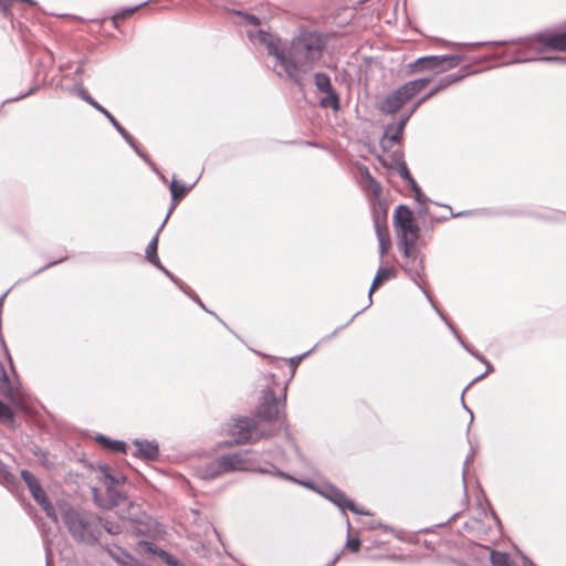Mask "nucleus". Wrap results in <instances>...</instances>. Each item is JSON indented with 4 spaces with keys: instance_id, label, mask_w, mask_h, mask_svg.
I'll use <instances>...</instances> for the list:
<instances>
[{
    "instance_id": "nucleus-1",
    "label": "nucleus",
    "mask_w": 566,
    "mask_h": 566,
    "mask_svg": "<svg viewBox=\"0 0 566 566\" xmlns=\"http://www.w3.org/2000/svg\"><path fill=\"white\" fill-rule=\"evenodd\" d=\"M248 35L265 45L268 54L275 59V74L294 83L301 91L306 87L305 75L321 61L328 43L327 34L306 28H301L289 43H282L264 30L249 31Z\"/></svg>"
},
{
    "instance_id": "nucleus-2",
    "label": "nucleus",
    "mask_w": 566,
    "mask_h": 566,
    "mask_svg": "<svg viewBox=\"0 0 566 566\" xmlns=\"http://www.w3.org/2000/svg\"><path fill=\"white\" fill-rule=\"evenodd\" d=\"M61 517L75 543L88 547L96 545L103 547V517L97 513L81 507L67 506L62 510Z\"/></svg>"
},
{
    "instance_id": "nucleus-3",
    "label": "nucleus",
    "mask_w": 566,
    "mask_h": 566,
    "mask_svg": "<svg viewBox=\"0 0 566 566\" xmlns=\"http://www.w3.org/2000/svg\"><path fill=\"white\" fill-rule=\"evenodd\" d=\"M394 227L396 228L398 240L397 247L403 256H409L412 252V245H416L420 228L417 224L412 210L406 205H399L394 213Z\"/></svg>"
},
{
    "instance_id": "nucleus-4",
    "label": "nucleus",
    "mask_w": 566,
    "mask_h": 566,
    "mask_svg": "<svg viewBox=\"0 0 566 566\" xmlns=\"http://www.w3.org/2000/svg\"><path fill=\"white\" fill-rule=\"evenodd\" d=\"M263 453L264 452H259L252 449L230 453V455H238V463L237 461L233 462L234 471H252L260 472L263 474H270L273 476H277L280 479H292V475L277 469L272 462H262L261 457Z\"/></svg>"
},
{
    "instance_id": "nucleus-5",
    "label": "nucleus",
    "mask_w": 566,
    "mask_h": 566,
    "mask_svg": "<svg viewBox=\"0 0 566 566\" xmlns=\"http://www.w3.org/2000/svg\"><path fill=\"white\" fill-rule=\"evenodd\" d=\"M228 432L234 437L237 444L254 443L269 434L258 430V421L248 416L232 417Z\"/></svg>"
},
{
    "instance_id": "nucleus-6",
    "label": "nucleus",
    "mask_w": 566,
    "mask_h": 566,
    "mask_svg": "<svg viewBox=\"0 0 566 566\" xmlns=\"http://www.w3.org/2000/svg\"><path fill=\"white\" fill-rule=\"evenodd\" d=\"M286 389L287 385L283 387L279 396L274 394L270 386L262 389L256 408V415L261 420L273 421L280 418V415L285 409Z\"/></svg>"
},
{
    "instance_id": "nucleus-7",
    "label": "nucleus",
    "mask_w": 566,
    "mask_h": 566,
    "mask_svg": "<svg viewBox=\"0 0 566 566\" xmlns=\"http://www.w3.org/2000/svg\"><path fill=\"white\" fill-rule=\"evenodd\" d=\"M546 52L545 44L537 39V33L528 39L517 42V48L507 50L504 55L507 57L505 64L526 63L539 61Z\"/></svg>"
},
{
    "instance_id": "nucleus-8",
    "label": "nucleus",
    "mask_w": 566,
    "mask_h": 566,
    "mask_svg": "<svg viewBox=\"0 0 566 566\" xmlns=\"http://www.w3.org/2000/svg\"><path fill=\"white\" fill-rule=\"evenodd\" d=\"M97 480L104 485L105 488V495L106 499L112 503V509L115 506L120 505L125 500V493L123 491L122 484L125 481L124 476H118L112 474L111 467L107 464H98L97 465Z\"/></svg>"
},
{
    "instance_id": "nucleus-9",
    "label": "nucleus",
    "mask_w": 566,
    "mask_h": 566,
    "mask_svg": "<svg viewBox=\"0 0 566 566\" xmlns=\"http://www.w3.org/2000/svg\"><path fill=\"white\" fill-rule=\"evenodd\" d=\"M406 262L401 264V269L405 273L410 277V280L424 293L428 301L431 303L437 313L443 314L433 303L432 297L424 289L422 282L426 276L424 273V261L421 255L419 249L416 245H412V252L409 256H405Z\"/></svg>"
},
{
    "instance_id": "nucleus-10",
    "label": "nucleus",
    "mask_w": 566,
    "mask_h": 566,
    "mask_svg": "<svg viewBox=\"0 0 566 566\" xmlns=\"http://www.w3.org/2000/svg\"><path fill=\"white\" fill-rule=\"evenodd\" d=\"M319 495L336 505L346 516L345 511L349 510L355 514L369 515L368 511L359 509L353 500L348 499L346 494L337 486L329 482H323L319 490Z\"/></svg>"
},
{
    "instance_id": "nucleus-11",
    "label": "nucleus",
    "mask_w": 566,
    "mask_h": 566,
    "mask_svg": "<svg viewBox=\"0 0 566 566\" xmlns=\"http://www.w3.org/2000/svg\"><path fill=\"white\" fill-rule=\"evenodd\" d=\"M410 119V115H403L396 123H389L384 128V134L379 140L382 153L388 151L392 144H399L402 140L405 127Z\"/></svg>"
},
{
    "instance_id": "nucleus-12",
    "label": "nucleus",
    "mask_w": 566,
    "mask_h": 566,
    "mask_svg": "<svg viewBox=\"0 0 566 566\" xmlns=\"http://www.w3.org/2000/svg\"><path fill=\"white\" fill-rule=\"evenodd\" d=\"M238 462V455L223 454L207 463L201 471L202 479H214L223 473L234 471L233 462Z\"/></svg>"
},
{
    "instance_id": "nucleus-13",
    "label": "nucleus",
    "mask_w": 566,
    "mask_h": 566,
    "mask_svg": "<svg viewBox=\"0 0 566 566\" xmlns=\"http://www.w3.org/2000/svg\"><path fill=\"white\" fill-rule=\"evenodd\" d=\"M440 317L441 319L446 323V325L448 326V328L451 331V333L453 334V336L455 337V339L459 342V344L467 350L469 352L473 357H475L478 360H480L481 363H483L485 366H486V370L485 373H483L482 375L475 377L468 386L465 389H468L473 382H476V381H480L481 379H483L489 373H492L494 370L493 366L491 365V363L482 355H480L478 352L473 350L472 348H470L465 342L462 339V337L459 335V333L457 332V329L454 328V326L451 324V322L444 316V314H440Z\"/></svg>"
},
{
    "instance_id": "nucleus-14",
    "label": "nucleus",
    "mask_w": 566,
    "mask_h": 566,
    "mask_svg": "<svg viewBox=\"0 0 566 566\" xmlns=\"http://www.w3.org/2000/svg\"><path fill=\"white\" fill-rule=\"evenodd\" d=\"M75 91L83 101L103 114L105 119H108V122L119 133L120 136H125V128L120 125V123L105 107L96 102L83 86L76 87Z\"/></svg>"
},
{
    "instance_id": "nucleus-15",
    "label": "nucleus",
    "mask_w": 566,
    "mask_h": 566,
    "mask_svg": "<svg viewBox=\"0 0 566 566\" xmlns=\"http://www.w3.org/2000/svg\"><path fill=\"white\" fill-rule=\"evenodd\" d=\"M103 549L119 565V566H145L142 562L135 558L127 551L123 549L116 544L105 543Z\"/></svg>"
},
{
    "instance_id": "nucleus-16",
    "label": "nucleus",
    "mask_w": 566,
    "mask_h": 566,
    "mask_svg": "<svg viewBox=\"0 0 566 566\" xmlns=\"http://www.w3.org/2000/svg\"><path fill=\"white\" fill-rule=\"evenodd\" d=\"M133 444L136 447V451L133 452L135 458L145 461H155L159 457V444L155 440H140L135 439Z\"/></svg>"
},
{
    "instance_id": "nucleus-17",
    "label": "nucleus",
    "mask_w": 566,
    "mask_h": 566,
    "mask_svg": "<svg viewBox=\"0 0 566 566\" xmlns=\"http://www.w3.org/2000/svg\"><path fill=\"white\" fill-rule=\"evenodd\" d=\"M408 102L407 98H405V94L398 87L396 91H394L391 94H388L384 102H381L379 106V111L384 114H396L406 103Z\"/></svg>"
},
{
    "instance_id": "nucleus-18",
    "label": "nucleus",
    "mask_w": 566,
    "mask_h": 566,
    "mask_svg": "<svg viewBox=\"0 0 566 566\" xmlns=\"http://www.w3.org/2000/svg\"><path fill=\"white\" fill-rule=\"evenodd\" d=\"M410 67L415 72L433 71L434 73H441L446 71V65H442L440 55L421 56L410 64Z\"/></svg>"
},
{
    "instance_id": "nucleus-19",
    "label": "nucleus",
    "mask_w": 566,
    "mask_h": 566,
    "mask_svg": "<svg viewBox=\"0 0 566 566\" xmlns=\"http://www.w3.org/2000/svg\"><path fill=\"white\" fill-rule=\"evenodd\" d=\"M0 388L10 402L15 406L22 405V397L20 392L13 388L2 361H0Z\"/></svg>"
},
{
    "instance_id": "nucleus-20",
    "label": "nucleus",
    "mask_w": 566,
    "mask_h": 566,
    "mask_svg": "<svg viewBox=\"0 0 566 566\" xmlns=\"http://www.w3.org/2000/svg\"><path fill=\"white\" fill-rule=\"evenodd\" d=\"M464 76H465V74H463L461 72L442 76L438 81V83L426 95H423L420 99H418V104H423L424 102H427L428 99L433 97L436 94H438L440 91L463 80Z\"/></svg>"
},
{
    "instance_id": "nucleus-21",
    "label": "nucleus",
    "mask_w": 566,
    "mask_h": 566,
    "mask_svg": "<svg viewBox=\"0 0 566 566\" xmlns=\"http://www.w3.org/2000/svg\"><path fill=\"white\" fill-rule=\"evenodd\" d=\"M537 39L545 44L547 50L566 52V31L559 33L538 32Z\"/></svg>"
},
{
    "instance_id": "nucleus-22",
    "label": "nucleus",
    "mask_w": 566,
    "mask_h": 566,
    "mask_svg": "<svg viewBox=\"0 0 566 566\" xmlns=\"http://www.w3.org/2000/svg\"><path fill=\"white\" fill-rule=\"evenodd\" d=\"M175 209V205H171L169 210H168V213L165 218V220L163 221V223L160 224V227L158 228L156 234L154 235V238L149 241L147 248H146V251H145V258L146 260L150 263V264H156L158 263L159 258H158V254H157V249H158V238H159V233L160 231L164 229L167 220L169 219L171 212L174 211Z\"/></svg>"
},
{
    "instance_id": "nucleus-23",
    "label": "nucleus",
    "mask_w": 566,
    "mask_h": 566,
    "mask_svg": "<svg viewBox=\"0 0 566 566\" xmlns=\"http://www.w3.org/2000/svg\"><path fill=\"white\" fill-rule=\"evenodd\" d=\"M397 275V272L394 268H384V266H379L377 272H376V275L371 282V285H370V289H369V292H368V305L367 307H369L371 304H373V298H371V295L373 293L385 282V281H388L390 279H394L396 277Z\"/></svg>"
},
{
    "instance_id": "nucleus-24",
    "label": "nucleus",
    "mask_w": 566,
    "mask_h": 566,
    "mask_svg": "<svg viewBox=\"0 0 566 566\" xmlns=\"http://www.w3.org/2000/svg\"><path fill=\"white\" fill-rule=\"evenodd\" d=\"M20 475H21V479L23 480V482L27 484V486L35 502L40 497H42L43 495L46 494L45 491L43 490V488L41 486L38 478L32 472L23 469V470H21Z\"/></svg>"
},
{
    "instance_id": "nucleus-25",
    "label": "nucleus",
    "mask_w": 566,
    "mask_h": 566,
    "mask_svg": "<svg viewBox=\"0 0 566 566\" xmlns=\"http://www.w3.org/2000/svg\"><path fill=\"white\" fill-rule=\"evenodd\" d=\"M430 77H421L413 81H409L399 87L405 94V98L410 101L413 96L421 92L430 83Z\"/></svg>"
},
{
    "instance_id": "nucleus-26",
    "label": "nucleus",
    "mask_w": 566,
    "mask_h": 566,
    "mask_svg": "<svg viewBox=\"0 0 566 566\" xmlns=\"http://www.w3.org/2000/svg\"><path fill=\"white\" fill-rule=\"evenodd\" d=\"M195 185H196V182L187 186L180 181H177L176 179H172V181L169 185L171 199L174 201L172 205L176 206L178 201L184 199L186 197V195L193 188Z\"/></svg>"
},
{
    "instance_id": "nucleus-27",
    "label": "nucleus",
    "mask_w": 566,
    "mask_h": 566,
    "mask_svg": "<svg viewBox=\"0 0 566 566\" xmlns=\"http://www.w3.org/2000/svg\"><path fill=\"white\" fill-rule=\"evenodd\" d=\"M95 440L103 446L104 448L117 452V453H126L127 452V444L124 441L120 440H112L108 437L98 433L95 437Z\"/></svg>"
},
{
    "instance_id": "nucleus-28",
    "label": "nucleus",
    "mask_w": 566,
    "mask_h": 566,
    "mask_svg": "<svg viewBox=\"0 0 566 566\" xmlns=\"http://www.w3.org/2000/svg\"><path fill=\"white\" fill-rule=\"evenodd\" d=\"M325 96L322 97L319 101V105L323 108H332L333 111L337 112L340 108V101L337 92L332 88L324 93Z\"/></svg>"
},
{
    "instance_id": "nucleus-29",
    "label": "nucleus",
    "mask_w": 566,
    "mask_h": 566,
    "mask_svg": "<svg viewBox=\"0 0 566 566\" xmlns=\"http://www.w3.org/2000/svg\"><path fill=\"white\" fill-rule=\"evenodd\" d=\"M94 504L102 510H112V503L106 499L105 492L96 486L91 488Z\"/></svg>"
},
{
    "instance_id": "nucleus-30",
    "label": "nucleus",
    "mask_w": 566,
    "mask_h": 566,
    "mask_svg": "<svg viewBox=\"0 0 566 566\" xmlns=\"http://www.w3.org/2000/svg\"><path fill=\"white\" fill-rule=\"evenodd\" d=\"M313 78L317 91L321 93H325L334 88L329 75L324 72H316Z\"/></svg>"
},
{
    "instance_id": "nucleus-31",
    "label": "nucleus",
    "mask_w": 566,
    "mask_h": 566,
    "mask_svg": "<svg viewBox=\"0 0 566 566\" xmlns=\"http://www.w3.org/2000/svg\"><path fill=\"white\" fill-rule=\"evenodd\" d=\"M125 530V523L111 521L108 518H103V533H107L112 536L120 535Z\"/></svg>"
},
{
    "instance_id": "nucleus-32",
    "label": "nucleus",
    "mask_w": 566,
    "mask_h": 566,
    "mask_svg": "<svg viewBox=\"0 0 566 566\" xmlns=\"http://www.w3.org/2000/svg\"><path fill=\"white\" fill-rule=\"evenodd\" d=\"M36 503L42 507V510L45 512L46 516L54 523H57L59 521V516H57V513H56V510L55 507L53 506V504L51 503V501L49 500L48 495H43L42 497H40Z\"/></svg>"
},
{
    "instance_id": "nucleus-33",
    "label": "nucleus",
    "mask_w": 566,
    "mask_h": 566,
    "mask_svg": "<svg viewBox=\"0 0 566 566\" xmlns=\"http://www.w3.org/2000/svg\"><path fill=\"white\" fill-rule=\"evenodd\" d=\"M148 545V549L153 552L155 555L159 556L167 565L169 566H179L180 562L172 556L170 553L163 548L153 547V544L146 543Z\"/></svg>"
},
{
    "instance_id": "nucleus-34",
    "label": "nucleus",
    "mask_w": 566,
    "mask_h": 566,
    "mask_svg": "<svg viewBox=\"0 0 566 566\" xmlns=\"http://www.w3.org/2000/svg\"><path fill=\"white\" fill-rule=\"evenodd\" d=\"M125 136H122L125 142L135 150V153L143 158L153 169H155L154 163L149 159V157L143 153L139 148L138 143L135 140V138L125 129Z\"/></svg>"
},
{
    "instance_id": "nucleus-35",
    "label": "nucleus",
    "mask_w": 566,
    "mask_h": 566,
    "mask_svg": "<svg viewBox=\"0 0 566 566\" xmlns=\"http://www.w3.org/2000/svg\"><path fill=\"white\" fill-rule=\"evenodd\" d=\"M374 226L377 238H379V235H388L386 226V211L382 212V217L377 211H374Z\"/></svg>"
},
{
    "instance_id": "nucleus-36",
    "label": "nucleus",
    "mask_w": 566,
    "mask_h": 566,
    "mask_svg": "<svg viewBox=\"0 0 566 566\" xmlns=\"http://www.w3.org/2000/svg\"><path fill=\"white\" fill-rule=\"evenodd\" d=\"M491 563L494 566H515L511 559L510 556L506 553L493 551L491 553Z\"/></svg>"
},
{
    "instance_id": "nucleus-37",
    "label": "nucleus",
    "mask_w": 566,
    "mask_h": 566,
    "mask_svg": "<svg viewBox=\"0 0 566 566\" xmlns=\"http://www.w3.org/2000/svg\"><path fill=\"white\" fill-rule=\"evenodd\" d=\"M442 65H446V71L457 67L462 61L463 56L458 54L440 55Z\"/></svg>"
},
{
    "instance_id": "nucleus-38",
    "label": "nucleus",
    "mask_w": 566,
    "mask_h": 566,
    "mask_svg": "<svg viewBox=\"0 0 566 566\" xmlns=\"http://www.w3.org/2000/svg\"><path fill=\"white\" fill-rule=\"evenodd\" d=\"M286 481H292L294 483H297L300 485H303L304 488L308 489V490H312L314 492H316L317 494H319V490L322 488V483H316L314 481H311V480H298L294 476H292V479H285Z\"/></svg>"
},
{
    "instance_id": "nucleus-39",
    "label": "nucleus",
    "mask_w": 566,
    "mask_h": 566,
    "mask_svg": "<svg viewBox=\"0 0 566 566\" xmlns=\"http://www.w3.org/2000/svg\"><path fill=\"white\" fill-rule=\"evenodd\" d=\"M0 421L1 422H13L14 421V412L11 408L0 400Z\"/></svg>"
},
{
    "instance_id": "nucleus-40",
    "label": "nucleus",
    "mask_w": 566,
    "mask_h": 566,
    "mask_svg": "<svg viewBox=\"0 0 566 566\" xmlns=\"http://www.w3.org/2000/svg\"><path fill=\"white\" fill-rule=\"evenodd\" d=\"M154 266H156L159 271H161L170 281H172L180 290H182L184 292H186V287L184 286V283L178 279L169 270H167L160 261H158V263L156 264H153Z\"/></svg>"
},
{
    "instance_id": "nucleus-41",
    "label": "nucleus",
    "mask_w": 566,
    "mask_h": 566,
    "mask_svg": "<svg viewBox=\"0 0 566 566\" xmlns=\"http://www.w3.org/2000/svg\"><path fill=\"white\" fill-rule=\"evenodd\" d=\"M475 454V448L471 447L470 453L465 457L464 463H463V470H462V483H463V491L467 493L468 486L465 481V473L470 465V463L473 461Z\"/></svg>"
},
{
    "instance_id": "nucleus-42",
    "label": "nucleus",
    "mask_w": 566,
    "mask_h": 566,
    "mask_svg": "<svg viewBox=\"0 0 566 566\" xmlns=\"http://www.w3.org/2000/svg\"><path fill=\"white\" fill-rule=\"evenodd\" d=\"M378 243H379V255L382 260L385 254L388 252V249L390 248V238L389 235H379Z\"/></svg>"
},
{
    "instance_id": "nucleus-43",
    "label": "nucleus",
    "mask_w": 566,
    "mask_h": 566,
    "mask_svg": "<svg viewBox=\"0 0 566 566\" xmlns=\"http://www.w3.org/2000/svg\"><path fill=\"white\" fill-rule=\"evenodd\" d=\"M394 168L398 171L399 176L405 181L409 180V178L411 177V174L407 167L406 161H400V164L398 166H395Z\"/></svg>"
},
{
    "instance_id": "nucleus-44",
    "label": "nucleus",
    "mask_w": 566,
    "mask_h": 566,
    "mask_svg": "<svg viewBox=\"0 0 566 566\" xmlns=\"http://www.w3.org/2000/svg\"><path fill=\"white\" fill-rule=\"evenodd\" d=\"M312 350L307 352V353H304L302 355H298V356H295V357H292L289 359L290 364H291V375H290V378H293L294 377V374H295V369H296V366L300 364V361L306 357L307 355H310Z\"/></svg>"
},
{
    "instance_id": "nucleus-45",
    "label": "nucleus",
    "mask_w": 566,
    "mask_h": 566,
    "mask_svg": "<svg viewBox=\"0 0 566 566\" xmlns=\"http://www.w3.org/2000/svg\"><path fill=\"white\" fill-rule=\"evenodd\" d=\"M360 539L358 537L355 538H347L346 541V547L352 552H358L360 548Z\"/></svg>"
},
{
    "instance_id": "nucleus-46",
    "label": "nucleus",
    "mask_w": 566,
    "mask_h": 566,
    "mask_svg": "<svg viewBox=\"0 0 566 566\" xmlns=\"http://www.w3.org/2000/svg\"><path fill=\"white\" fill-rule=\"evenodd\" d=\"M64 260H66V256L61 258V259L55 260V261H52V262H49L48 264L43 265V266H42V268H40L39 270L34 271V272L30 275V277L35 276V275H38V274H40L41 272H43V271H45V270H48V269H50V268H52V266H54V265H56V264H59V263L63 262Z\"/></svg>"
},
{
    "instance_id": "nucleus-47",
    "label": "nucleus",
    "mask_w": 566,
    "mask_h": 566,
    "mask_svg": "<svg viewBox=\"0 0 566 566\" xmlns=\"http://www.w3.org/2000/svg\"><path fill=\"white\" fill-rule=\"evenodd\" d=\"M391 161L395 166H398L400 161H405L403 153L401 150H395L390 155Z\"/></svg>"
},
{
    "instance_id": "nucleus-48",
    "label": "nucleus",
    "mask_w": 566,
    "mask_h": 566,
    "mask_svg": "<svg viewBox=\"0 0 566 566\" xmlns=\"http://www.w3.org/2000/svg\"><path fill=\"white\" fill-rule=\"evenodd\" d=\"M363 311H364V310L358 311L357 313H355V314L352 316V318H350V319H349L345 325H342V326L337 327V328H336V329H335V331H334L329 336H327L326 338H327V339H332V338H334V337H335V336H336V335H337L342 329H344L346 326H348V325H349V324L355 319V317H356L357 315H359Z\"/></svg>"
},
{
    "instance_id": "nucleus-49",
    "label": "nucleus",
    "mask_w": 566,
    "mask_h": 566,
    "mask_svg": "<svg viewBox=\"0 0 566 566\" xmlns=\"http://www.w3.org/2000/svg\"><path fill=\"white\" fill-rule=\"evenodd\" d=\"M243 21L247 24L253 25V27H258L260 24V19L256 15L249 14V13L243 15Z\"/></svg>"
},
{
    "instance_id": "nucleus-50",
    "label": "nucleus",
    "mask_w": 566,
    "mask_h": 566,
    "mask_svg": "<svg viewBox=\"0 0 566 566\" xmlns=\"http://www.w3.org/2000/svg\"><path fill=\"white\" fill-rule=\"evenodd\" d=\"M36 90H38V87H36V86H33V87H31L29 91H27L25 93H23V94H21V95L17 96V97H13V98H9V99L3 101V104H4V103H9V102H18V101H20V99H22V98H24V97H27V96L32 95Z\"/></svg>"
},
{
    "instance_id": "nucleus-51",
    "label": "nucleus",
    "mask_w": 566,
    "mask_h": 566,
    "mask_svg": "<svg viewBox=\"0 0 566 566\" xmlns=\"http://www.w3.org/2000/svg\"><path fill=\"white\" fill-rule=\"evenodd\" d=\"M144 518H148V516L146 514H143V516H140V518L138 521H136L138 525L135 527L134 533L139 535V534H144L147 532V528L143 527Z\"/></svg>"
},
{
    "instance_id": "nucleus-52",
    "label": "nucleus",
    "mask_w": 566,
    "mask_h": 566,
    "mask_svg": "<svg viewBox=\"0 0 566 566\" xmlns=\"http://www.w3.org/2000/svg\"><path fill=\"white\" fill-rule=\"evenodd\" d=\"M415 200L420 206H424L430 201L429 198L422 191L415 195Z\"/></svg>"
},
{
    "instance_id": "nucleus-53",
    "label": "nucleus",
    "mask_w": 566,
    "mask_h": 566,
    "mask_svg": "<svg viewBox=\"0 0 566 566\" xmlns=\"http://www.w3.org/2000/svg\"><path fill=\"white\" fill-rule=\"evenodd\" d=\"M369 187L376 196L381 191V186L375 178H370Z\"/></svg>"
},
{
    "instance_id": "nucleus-54",
    "label": "nucleus",
    "mask_w": 566,
    "mask_h": 566,
    "mask_svg": "<svg viewBox=\"0 0 566 566\" xmlns=\"http://www.w3.org/2000/svg\"><path fill=\"white\" fill-rule=\"evenodd\" d=\"M541 61L566 63V57L563 56H541Z\"/></svg>"
},
{
    "instance_id": "nucleus-55",
    "label": "nucleus",
    "mask_w": 566,
    "mask_h": 566,
    "mask_svg": "<svg viewBox=\"0 0 566 566\" xmlns=\"http://www.w3.org/2000/svg\"><path fill=\"white\" fill-rule=\"evenodd\" d=\"M377 160L379 161V164H380L382 167H385V168H387V169H394V164H392V163H390V161H388L384 156L378 155V156H377Z\"/></svg>"
},
{
    "instance_id": "nucleus-56",
    "label": "nucleus",
    "mask_w": 566,
    "mask_h": 566,
    "mask_svg": "<svg viewBox=\"0 0 566 566\" xmlns=\"http://www.w3.org/2000/svg\"><path fill=\"white\" fill-rule=\"evenodd\" d=\"M377 160L379 161V164H380L382 167H385V168H387V169H394V164H392V163H390V161H388L384 156L378 155V156H377Z\"/></svg>"
},
{
    "instance_id": "nucleus-57",
    "label": "nucleus",
    "mask_w": 566,
    "mask_h": 566,
    "mask_svg": "<svg viewBox=\"0 0 566 566\" xmlns=\"http://www.w3.org/2000/svg\"><path fill=\"white\" fill-rule=\"evenodd\" d=\"M33 454L41 459L42 461H45L46 460V453L39 447H35L33 450H32Z\"/></svg>"
},
{
    "instance_id": "nucleus-58",
    "label": "nucleus",
    "mask_w": 566,
    "mask_h": 566,
    "mask_svg": "<svg viewBox=\"0 0 566 566\" xmlns=\"http://www.w3.org/2000/svg\"><path fill=\"white\" fill-rule=\"evenodd\" d=\"M417 213H418V216H419L420 218H424V217H427V216H428V213H429V209H428L427 205L421 206V208L417 211Z\"/></svg>"
},
{
    "instance_id": "nucleus-59",
    "label": "nucleus",
    "mask_w": 566,
    "mask_h": 566,
    "mask_svg": "<svg viewBox=\"0 0 566 566\" xmlns=\"http://www.w3.org/2000/svg\"><path fill=\"white\" fill-rule=\"evenodd\" d=\"M185 293L189 294V295L193 298V301H195L197 304H199V305H200V307H202L205 311H207V312H208V310L206 308L205 304L201 302V300H200L196 294L191 295L187 290H186V292H185ZM209 313H211V312L209 311Z\"/></svg>"
},
{
    "instance_id": "nucleus-60",
    "label": "nucleus",
    "mask_w": 566,
    "mask_h": 566,
    "mask_svg": "<svg viewBox=\"0 0 566 566\" xmlns=\"http://www.w3.org/2000/svg\"><path fill=\"white\" fill-rule=\"evenodd\" d=\"M523 566H536L527 556L522 555Z\"/></svg>"
},
{
    "instance_id": "nucleus-61",
    "label": "nucleus",
    "mask_w": 566,
    "mask_h": 566,
    "mask_svg": "<svg viewBox=\"0 0 566 566\" xmlns=\"http://www.w3.org/2000/svg\"><path fill=\"white\" fill-rule=\"evenodd\" d=\"M406 182L409 185L410 189H415L418 186L417 181L412 176Z\"/></svg>"
},
{
    "instance_id": "nucleus-62",
    "label": "nucleus",
    "mask_w": 566,
    "mask_h": 566,
    "mask_svg": "<svg viewBox=\"0 0 566 566\" xmlns=\"http://www.w3.org/2000/svg\"><path fill=\"white\" fill-rule=\"evenodd\" d=\"M363 176H364V178H365V180L367 181V184H368V185H369V182H370V178H374V177L370 175V172L368 171V169H367V168H365V170L363 171Z\"/></svg>"
},
{
    "instance_id": "nucleus-63",
    "label": "nucleus",
    "mask_w": 566,
    "mask_h": 566,
    "mask_svg": "<svg viewBox=\"0 0 566 566\" xmlns=\"http://www.w3.org/2000/svg\"><path fill=\"white\" fill-rule=\"evenodd\" d=\"M470 214H471L470 211H461V212H458V213H451V216L453 218L467 217V216H470Z\"/></svg>"
},
{
    "instance_id": "nucleus-64",
    "label": "nucleus",
    "mask_w": 566,
    "mask_h": 566,
    "mask_svg": "<svg viewBox=\"0 0 566 566\" xmlns=\"http://www.w3.org/2000/svg\"><path fill=\"white\" fill-rule=\"evenodd\" d=\"M421 104H418V101L413 104L412 108L410 109V112L407 114V115H412L416 109L420 106Z\"/></svg>"
}]
</instances>
